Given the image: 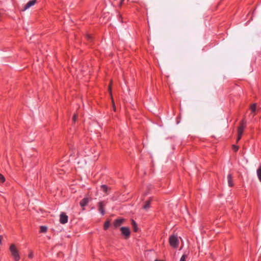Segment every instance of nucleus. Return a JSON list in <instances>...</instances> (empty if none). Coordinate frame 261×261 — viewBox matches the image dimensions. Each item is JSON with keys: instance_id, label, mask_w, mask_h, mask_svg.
<instances>
[{"instance_id": "1", "label": "nucleus", "mask_w": 261, "mask_h": 261, "mask_svg": "<svg viewBox=\"0 0 261 261\" xmlns=\"http://www.w3.org/2000/svg\"><path fill=\"white\" fill-rule=\"evenodd\" d=\"M9 250L13 259L15 261L19 260L20 257L19 251L15 245L14 244H11L10 246Z\"/></svg>"}, {"instance_id": "2", "label": "nucleus", "mask_w": 261, "mask_h": 261, "mask_svg": "<svg viewBox=\"0 0 261 261\" xmlns=\"http://www.w3.org/2000/svg\"><path fill=\"white\" fill-rule=\"evenodd\" d=\"M169 243L172 248H177L179 246V242L177 235L172 234L170 236Z\"/></svg>"}, {"instance_id": "3", "label": "nucleus", "mask_w": 261, "mask_h": 261, "mask_svg": "<svg viewBox=\"0 0 261 261\" xmlns=\"http://www.w3.org/2000/svg\"><path fill=\"white\" fill-rule=\"evenodd\" d=\"M246 122L245 120L243 119L240 122V125L238 129V137L237 141H239L242 137L244 130L246 127Z\"/></svg>"}, {"instance_id": "4", "label": "nucleus", "mask_w": 261, "mask_h": 261, "mask_svg": "<svg viewBox=\"0 0 261 261\" xmlns=\"http://www.w3.org/2000/svg\"><path fill=\"white\" fill-rule=\"evenodd\" d=\"M121 233L123 236L126 239L128 238L130 234V229L128 227H121L120 228Z\"/></svg>"}, {"instance_id": "5", "label": "nucleus", "mask_w": 261, "mask_h": 261, "mask_svg": "<svg viewBox=\"0 0 261 261\" xmlns=\"http://www.w3.org/2000/svg\"><path fill=\"white\" fill-rule=\"evenodd\" d=\"M68 220V216L65 213H62L60 215V222L62 224L67 223Z\"/></svg>"}, {"instance_id": "6", "label": "nucleus", "mask_w": 261, "mask_h": 261, "mask_svg": "<svg viewBox=\"0 0 261 261\" xmlns=\"http://www.w3.org/2000/svg\"><path fill=\"white\" fill-rule=\"evenodd\" d=\"M98 210L102 215L105 214V204L103 201H100L98 203Z\"/></svg>"}, {"instance_id": "7", "label": "nucleus", "mask_w": 261, "mask_h": 261, "mask_svg": "<svg viewBox=\"0 0 261 261\" xmlns=\"http://www.w3.org/2000/svg\"><path fill=\"white\" fill-rule=\"evenodd\" d=\"M36 3V0H31L25 5L23 10H25L31 7L34 6Z\"/></svg>"}, {"instance_id": "8", "label": "nucleus", "mask_w": 261, "mask_h": 261, "mask_svg": "<svg viewBox=\"0 0 261 261\" xmlns=\"http://www.w3.org/2000/svg\"><path fill=\"white\" fill-rule=\"evenodd\" d=\"M112 81H111V82L109 85V91L111 99H112V107H113V108L114 109V99L113 98V95H112Z\"/></svg>"}, {"instance_id": "9", "label": "nucleus", "mask_w": 261, "mask_h": 261, "mask_svg": "<svg viewBox=\"0 0 261 261\" xmlns=\"http://www.w3.org/2000/svg\"><path fill=\"white\" fill-rule=\"evenodd\" d=\"M152 200V198H150L149 199L145 201V204L143 207L144 210L147 211L150 208Z\"/></svg>"}, {"instance_id": "10", "label": "nucleus", "mask_w": 261, "mask_h": 261, "mask_svg": "<svg viewBox=\"0 0 261 261\" xmlns=\"http://www.w3.org/2000/svg\"><path fill=\"white\" fill-rule=\"evenodd\" d=\"M89 202V199L88 197H85L80 202L81 207H85Z\"/></svg>"}, {"instance_id": "11", "label": "nucleus", "mask_w": 261, "mask_h": 261, "mask_svg": "<svg viewBox=\"0 0 261 261\" xmlns=\"http://www.w3.org/2000/svg\"><path fill=\"white\" fill-rule=\"evenodd\" d=\"M227 182H228V185L230 187H232L233 186V180H232V175L231 174H228L227 177Z\"/></svg>"}, {"instance_id": "12", "label": "nucleus", "mask_w": 261, "mask_h": 261, "mask_svg": "<svg viewBox=\"0 0 261 261\" xmlns=\"http://www.w3.org/2000/svg\"><path fill=\"white\" fill-rule=\"evenodd\" d=\"M100 190H102L106 194H108L110 191L109 187L105 185H102L100 186Z\"/></svg>"}, {"instance_id": "13", "label": "nucleus", "mask_w": 261, "mask_h": 261, "mask_svg": "<svg viewBox=\"0 0 261 261\" xmlns=\"http://www.w3.org/2000/svg\"><path fill=\"white\" fill-rule=\"evenodd\" d=\"M132 225L133 226V229L134 230V231L135 232H137L138 230L137 224L134 220H132Z\"/></svg>"}, {"instance_id": "14", "label": "nucleus", "mask_w": 261, "mask_h": 261, "mask_svg": "<svg viewBox=\"0 0 261 261\" xmlns=\"http://www.w3.org/2000/svg\"><path fill=\"white\" fill-rule=\"evenodd\" d=\"M257 177L260 181H261V166H259L256 171Z\"/></svg>"}, {"instance_id": "15", "label": "nucleus", "mask_w": 261, "mask_h": 261, "mask_svg": "<svg viewBox=\"0 0 261 261\" xmlns=\"http://www.w3.org/2000/svg\"><path fill=\"white\" fill-rule=\"evenodd\" d=\"M123 219H115V226L120 225L123 222Z\"/></svg>"}, {"instance_id": "16", "label": "nucleus", "mask_w": 261, "mask_h": 261, "mask_svg": "<svg viewBox=\"0 0 261 261\" xmlns=\"http://www.w3.org/2000/svg\"><path fill=\"white\" fill-rule=\"evenodd\" d=\"M47 227L45 226H41L40 227V232L45 233L47 231Z\"/></svg>"}, {"instance_id": "17", "label": "nucleus", "mask_w": 261, "mask_h": 261, "mask_svg": "<svg viewBox=\"0 0 261 261\" xmlns=\"http://www.w3.org/2000/svg\"><path fill=\"white\" fill-rule=\"evenodd\" d=\"M110 221H106L105 223H104V225H103L104 229H105V230L107 229L110 227Z\"/></svg>"}, {"instance_id": "18", "label": "nucleus", "mask_w": 261, "mask_h": 261, "mask_svg": "<svg viewBox=\"0 0 261 261\" xmlns=\"http://www.w3.org/2000/svg\"><path fill=\"white\" fill-rule=\"evenodd\" d=\"M251 111L252 113H255L256 109V105L255 103L253 104L250 107Z\"/></svg>"}, {"instance_id": "19", "label": "nucleus", "mask_w": 261, "mask_h": 261, "mask_svg": "<svg viewBox=\"0 0 261 261\" xmlns=\"http://www.w3.org/2000/svg\"><path fill=\"white\" fill-rule=\"evenodd\" d=\"M187 258V255H186V254H183V255L181 256V258H180V259L179 261H186V259Z\"/></svg>"}, {"instance_id": "20", "label": "nucleus", "mask_w": 261, "mask_h": 261, "mask_svg": "<svg viewBox=\"0 0 261 261\" xmlns=\"http://www.w3.org/2000/svg\"><path fill=\"white\" fill-rule=\"evenodd\" d=\"M86 37L87 38V39L90 41H91L92 40V37L91 35L90 34H87L86 35Z\"/></svg>"}, {"instance_id": "21", "label": "nucleus", "mask_w": 261, "mask_h": 261, "mask_svg": "<svg viewBox=\"0 0 261 261\" xmlns=\"http://www.w3.org/2000/svg\"><path fill=\"white\" fill-rule=\"evenodd\" d=\"M5 178L4 176L2 174H0V181L1 182L3 183L5 182Z\"/></svg>"}, {"instance_id": "22", "label": "nucleus", "mask_w": 261, "mask_h": 261, "mask_svg": "<svg viewBox=\"0 0 261 261\" xmlns=\"http://www.w3.org/2000/svg\"><path fill=\"white\" fill-rule=\"evenodd\" d=\"M232 149L234 151H237L238 149H239V147L238 146H236L235 145H232Z\"/></svg>"}, {"instance_id": "23", "label": "nucleus", "mask_w": 261, "mask_h": 261, "mask_svg": "<svg viewBox=\"0 0 261 261\" xmlns=\"http://www.w3.org/2000/svg\"><path fill=\"white\" fill-rule=\"evenodd\" d=\"M77 118V115L76 114H74L73 116L72 119L74 122L76 121Z\"/></svg>"}, {"instance_id": "24", "label": "nucleus", "mask_w": 261, "mask_h": 261, "mask_svg": "<svg viewBox=\"0 0 261 261\" xmlns=\"http://www.w3.org/2000/svg\"><path fill=\"white\" fill-rule=\"evenodd\" d=\"M118 15L119 16V17H118V19H119V20L121 22H122V18H121V16H120L119 14H118Z\"/></svg>"}, {"instance_id": "25", "label": "nucleus", "mask_w": 261, "mask_h": 261, "mask_svg": "<svg viewBox=\"0 0 261 261\" xmlns=\"http://www.w3.org/2000/svg\"><path fill=\"white\" fill-rule=\"evenodd\" d=\"M33 254H32V253H31L29 254V258H32L33 257Z\"/></svg>"}, {"instance_id": "26", "label": "nucleus", "mask_w": 261, "mask_h": 261, "mask_svg": "<svg viewBox=\"0 0 261 261\" xmlns=\"http://www.w3.org/2000/svg\"><path fill=\"white\" fill-rule=\"evenodd\" d=\"M2 239H3V237H2L1 236H0V244H1V243H2Z\"/></svg>"}, {"instance_id": "27", "label": "nucleus", "mask_w": 261, "mask_h": 261, "mask_svg": "<svg viewBox=\"0 0 261 261\" xmlns=\"http://www.w3.org/2000/svg\"><path fill=\"white\" fill-rule=\"evenodd\" d=\"M123 1H124V0H121V1H120V4H120V6H121V5H122V3H123Z\"/></svg>"}, {"instance_id": "28", "label": "nucleus", "mask_w": 261, "mask_h": 261, "mask_svg": "<svg viewBox=\"0 0 261 261\" xmlns=\"http://www.w3.org/2000/svg\"><path fill=\"white\" fill-rule=\"evenodd\" d=\"M85 153H86V152H85ZM85 155H88V154L86 153Z\"/></svg>"}]
</instances>
